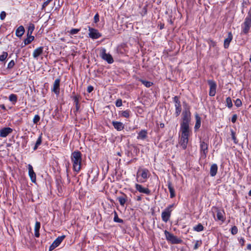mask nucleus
<instances>
[{
	"mask_svg": "<svg viewBox=\"0 0 251 251\" xmlns=\"http://www.w3.org/2000/svg\"><path fill=\"white\" fill-rule=\"evenodd\" d=\"M71 160L73 164V171L78 173L81 169L82 154L78 150L75 151L71 154Z\"/></svg>",
	"mask_w": 251,
	"mask_h": 251,
	"instance_id": "obj_1",
	"label": "nucleus"
},
{
	"mask_svg": "<svg viewBox=\"0 0 251 251\" xmlns=\"http://www.w3.org/2000/svg\"><path fill=\"white\" fill-rule=\"evenodd\" d=\"M191 113L189 107L185 108L182 113V121L180 123V129H190L189 124L191 122Z\"/></svg>",
	"mask_w": 251,
	"mask_h": 251,
	"instance_id": "obj_2",
	"label": "nucleus"
},
{
	"mask_svg": "<svg viewBox=\"0 0 251 251\" xmlns=\"http://www.w3.org/2000/svg\"><path fill=\"white\" fill-rule=\"evenodd\" d=\"M181 137L179 144L183 150L187 148L188 142V138L190 136L191 130L180 129Z\"/></svg>",
	"mask_w": 251,
	"mask_h": 251,
	"instance_id": "obj_3",
	"label": "nucleus"
},
{
	"mask_svg": "<svg viewBox=\"0 0 251 251\" xmlns=\"http://www.w3.org/2000/svg\"><path fill=\"white\" fill-rule=\"evenodd\" d=\"M150 175V174L148 169L140 168L137 173V181L140 183L145 182L149 177Z\"/></svg>",
	"mask_w": 251,
	"mask_h": 251,
	"instance_id": "obj_4",
	"label": "nucleus"
},
{
	"mask_svg": "<svg viewBox=\"0 0 251 251\" xmlns=\"http://www.w3.org/2000/svg\"><path fill=\"white\" fill-rule=\"evenodd\" d=\"M164 234L167 241L172 244H178L183 243V240L181 238L177 237L167 230L164 231Z\"/></svg>",
	"mask_w": 251,
	"mask_h": 251,
	"instance_id": "obj_5",
	"label": "nucleus"
},
{
	"mask_svg": "<svg viewBox=\"0 0 251 251\" xmlns=\"http://www.w3.org/2000/svg\"><path fill=\"white\" fill-rule=\"evenodd\" d=\"M174 207V203L170 204L162 212L161 219L164 222L166 223L169 221Z\"/></svg>",
	"mask_w": 251,
	"mask_h": 251,
	"instance_id": "obj_6",
	"label": "nucleus"
},
{
	"mask_svg": "<svg viewBox=\"0 0 251 251\" xmlns=\"http://www.w3.org/2000/svg\"><path fill=\"white\" fill-rule=\"evenodd\" d=\"M208 140L206 139L201 140L200 142V152L201 156L205 158L208 152Z\"/></svg>",
	"mask_w": 251,
	"mask_h": 251,
	"instance_id": "obj_7",
	"label": "nucleus"
},
{
	"mask_svg": "<svg viewBox=\"0 0 251 251\" xmlns=\"http://www.w3.org/2000/svg\"><path fill=\"white\" fill-rule=\"evenodd\" d=\"M173 101L175 103V113L176 117H178L182 111L181 105L179 100V97L176 96L173 98Z\"/></svg>",
	"mask_w": 251,
	"mask_h": 251,
	"instance_id": "obj_8",
	"label": "nucleus"
},
{
	"mask_svg": "<svg viewBox=\"0 0 251 251\" xmlns=\"http://www.w3.org/2000/svg\"><path fill=\"white\" fill-rule=\"evenodd\" d=\"M88 36L90 38L94 40V39H97L100 37H101L102 34L99 31L98 29L91 27L90 26H88Z\"/></svg>",
	"mask_w": 251,
	"mask_h": 251,
	"instance_id": "obj_9",
	"label": "nucleus"
},
{
	"mask_svg": "<svg viewBox=\"0 0 251 251\" xmlns=\"http://www.w3.org/2000/svg\"><path fill=\"white\" fill-rule=\"evenodd\" d=\"M251 27V19L246 17L242 25V32L244 34H247Z\"/></svg>",
	"mask_w": 251,
	"mask_h": 251,
	"instance_id": "obj_10",
	"label": "nucleus"
},
{
	"mask_svg": "<svg viewBox=\"0 0 251 251\" xmlns=\"http://www.w3.org/2000/svg\"><path fill=\"white\" fill-rule=\"evenodd\" d=\"M100 56L102 59L107 61L109 64H112L114 62L112 55L109 53H107L106 52V50L104 48L101 50L100 53Z\"/></svg>",
	"mask_w": 251,
	"mask_h": 251,
	"instance_id": "obj_11",
	"label": "nucleus"
},
{
	"mask_svg": "<svg viewBox=\"0 0 251 251\" xmlns=\"http://www.w3.org/2000/svg\"><path fill=\"white\" fill-rule=\"evenodd\" d=\"M207 83L209 86V95L211 97H213L216 93V82L213 79H209L207 80Z\"/></svg>",
	"mask_w": 251,
	"mask_h": 251,
	"instance_id": "obj_12",
	"label": "nucleus"
},
{
	"mask_svg": "<svg viewBox=\"0 0 251 251\" xmlns=\"http://www.w3.org/2000/svg\"><path fill=\"white\" fill-rule=\"evenodd\" d=\"M66 236L63 235L58 236L51 244L49 247V251H52L56 248L58 247L63 240L65 238Z\"/></svg>",
	"mask_w": 251,
	"mask_h": 251,
	"instance_id": "obj_13",
	"label": "nucleus"
},
{
	"mask_svg": "<svg viewBox=\"0 0 251 251\" xmlns=\"http://www.w3.org/2000/svg\"><path fill=\"white\" fill-rule=\"evenodd\" d=\"M74 103L75 105V108L74 109V113L76 115V113L79 110L80 108V104L79 100L81 99V96L79 95H75L72 97Z\"/></svg>",
	"mask_w": 251,
	"mask_h": 251,
	"instance_id": "obj_14",
	"label": "nucleus"
},
{
	"mask_svg": "<svg viewBox=\"0 0 251 251\" xmlns=\"http://www.w3.org/2000/svg\"><path fill=\"white\" fill-rule=\"evenodd\" d=\"M135 187L140 193L145 194L147 195H151V190L148 188H145L142 185L139 184H135Z\"/></svg>",
	"mask_w": 251,
	"mask_h": 251,
	"instance_id": "obj_15",
	"label": "nucleus"
},
{
	"mask_svg": "<svg viewBox=\"0 0 251 251\" xmlns=\"http://www.w3.org/2000/svg\"><path fill=\"white\" fill-rule=\"evenodd\" d=\"M27 168L28 170V175L31 181L33 183H35L36 181V175L33 170L32 165L30 164H28L27 166Z\"/></svg>",
	"mask_w": 251,
	"mask_h": 251,
	"instance_id": "obj_16",
	"label": "nucleus"
},
{
	"mask_svg": "<svg viewBox=\"0 0 251 251\" xmlns=\"http://www.w3.org/2000/svg\"><path fill=\"white\" fill-rule=\"evenodd\" d=\"M13 131V129L9 127H4L0 129V137H6L9 134L11 133Z\"/></svg>",
	"mask_w": 251,
	"mask_h": 251,
	"instance_id": "obj_17",
	"label": "nucleus"
},
{
	"mask_svg": "<svg viewBox=\"0 0 251 251\" xmlns=\"http://www.w3.org/2000/svg\"><path fill=\"white\" fill-rule=\"evenodd\" d=\"M60 79L59 78L56 79L54 82L53 87L52 89V91L57 95L59 94L60 92Z\"/></svg>",
	"mask_w": 251,
	"mask_h": 251,
	"instance_id": "obj_18",
	"label": "nucleus"
},
{
	"mask_svg": "<svg viewBox=\"0 0 251 251\" xmlns=\"http://www.w3.org/2000/svg\"><path fill=\"white\" fill-rule=\"evenodd\" d=\"M117 200L119 201L120 205L124 207L127 201V196L124 193H122V195L117 197Z\"/></svg>",
	"mask_w": 251,
	"mask_h": 251,
	"instance_id": "obj_19",
	"label": "nucleus"
},
{
	"mask_svg": "<svg viewBox=\"0 0 251 251\" xmlns=\"http://www.w3.org/2000/svg\"><path fill=\"white\" fill-rule=\"evenodd\" d=\"M43 47H39L35 49L32 53L33 58L35 59H37L38 57L43 53Z\"/></svg>",
	"mask_w": 251,
	"mask_h": 251,
	"instance_id": "obj_20",
	"label": "nucleus"
},
{
	"mask_svg": "<svg viewBox=\"0 0 251 251\" xmlns=\"http://www.w3.org/2000/svg\"><path fill=\"white\" fill-rule=\"evenodd\" d=\"M196 123L194 126V130L197 131L201 126V118L198 113L195 115Z\"/></svg>",
	"mask_w": 251,
	"mask_h": 251,
	"instance_id": "obj_21",
	"label": "nucleus"
},
{
	"mask_svg": "<svg viewBox=\"0 0 251 251\" xmlns=\"http://www.w3.org/2000/svg\"><path fill=\"white\" fill-rule=\"evenodd\" d=\"M148 137V132L147 130L142 129L138 133L137 139L138 140H144Z\"/></svg>",
	"mask_w": 251,
	"mask_h": 251,
	"instance_id": "obj_22",
	"label": "nucleus"
},
{
	"mask_svg": "<svg viewBox=\"0 0 251 251\" xmlns=\"http://www.w3.org/2000/svg\"><path fill=\"white\" fill-rule=\"evenodd\" d=\"M225 212L224 210H220L217 209V220L220 221L222 222H224L226 220V217H225Z\"/></svg>",
	"mask_w": 251,
	"mask_h": 251,
	"instance_id": "obj_23",
	"label": "nucleus"
},
{
	"mask_svg": "<svg viewBox=\"0 0 251 251\" xmlns=\"http://www.w3.org/2000/svg\"><path fill=\"white\" fill-rule=\"evenodd\" d=\"M112 124L115 129L117 131H121L124 128V125L123 123L118 121H113Z\"/></svg>",
	"mask_w": 251,
	"mask_h": 251,
	"instance_id": "obj_24",
	"label": "nucleus"
},
{
	"mask_svg": "<svg viewBox=\"0 0 251 251\" xmlns=\"http://www.w3.org/2000/svg\"><path fill=\"white\" fill-rule=\"evenodd\" d=\"M233 36L231 32L228 33V36L224 40V46L225 49L229 47V44L232 40Z\"/></svg>",
	"mask_w": 251,
	"mask_h": 251,
	"instance_id": "obj_25",
	"label": "nucleus"
},
{
	"mask_svg": "<svg viewBox=\"0 0 251 251\" xmlns=\"http://www.w3.org/2000/svg\"><path fill=\"white\" fill-rule=\"evenodd\" d=\"M167 185L170 193V198L172 199L174 198L176 196V193L171 181H167Z\"/></svg>",
	"mask_w": 251,
	"mask_h": 251,
	"instance_id": "obj_26",
	"label": "nucleus"
},
{
	"mask_svg": "<svg viewBox=\"0 0 251 251\" xmlns=\"http://www.w3.org/2000/svg\"><path fill=\"white\" fill-rule=\"evenodd\" d=\"M218 171V166L216 164H213L210 169V175L211 176H214L216 175Z\"/></svg>",
	"mask_w": 251,
	"mask_h": 251,
	"instance_id": "obj_27",
	"label": "nucleus"
},
{
	"mask_svg": "<svg viewBox=\"0 0 251 251\" xmlns=\"http://www.w3.org/2000/svg\"><path fill=\"white\" fill-rule=\"evenodd\" d=\"M41 227V224L39 222L36 221L35 225L34 227V235L37 238L39 237L40 236V229Z\"/></svg>",
	"mask_w": 251,
	"mask_h": 251,
	"instance_id": "obj_28",
	"label": "nucleus"
},
{
	"mask_svg": "<svg viewBox=\"0 0 251 251\" xmlns=\"http://www.w3.org/2000/svg\"><path fill=\"white\" fill-rule=\"evenodd\" d=\"M25 28L23 25L19 26L16 30V35L17 37H21L25 32Z\"/></svg>",
	"mask_w": 251,
	"mask_h": 251,
	"instance_id": "obj_29",
	"label": "nucleus"
},
{
	"mask_svg": "<svg viewBox=\"0 0 251 251\" xmlns=\"http://www.w3.org/2000/svg\"><path fill=\"white\" fill-rule=\"evenodd\" d=\"M42 142V133H41L40 135L39 136L33 148V151H36L39 147L40 145H41Z\"/></svg>",
	"mask_w": 251,
	"mask_h": 251,
	"instance_id": "obj_30",
	"label": "nucleus"
},
{
	"mask_svg": "<svg viewBox=\"0 0 251 251\" xmlns=\"http://www.w3.org/2000/svg\"><path fill=\"white\" fill-rule=\"evenodd\" d=\"M131 111L129 109H126L125 111H120L119 113V115L121 117H123L126 118H128L130 116Z\"/></svg>",
	"mask_w": 251,
	"mask_h": 251,
	"instance_id": "obj_31",
	"label": "nucleus"
},
{
	"mask_svg": "<svg viewBox=\"0 0 251 251\" xmlns=\"http://www.w3.org/2000/svg\"><path fill=\"white\" fill-rule=\"evenodd\" d=\"M193 243H194V245L193 248V250H198L202 245V241L201 239L194 240Z\"/></svg>",
	"mask_w": 251,
	"mask_h": 251,
	"instance_id": "obj_32",
	"label": "nucleus"
},
{
	"mask_svg": "<svg viewBox=\"0 0 251 251\" xmlns=\"http://www.w3.org/2000/svg\"><path fill=\"white\" fill-rule=\"evenodd\" d=\"M193 230L197 232H201L204 230V226L201 223H199L198 225L193 226Z\"/></svg>",
	"mask_w": 251,
	"mask_h": 251,
	"instance_id": "obj_33",
	"label": "nucleus"
},
{
	"mask_svg": "<svg viewBox=\"0 0 251 251\" xmlns=\"http://www.w3.org/2000/svg\"><path fill=\"white\" fill-rule=\"evenodd\" d=\"M9 100L13 104H15L18 100V97L16 94H11L9 96Z\"/></svg>",
	"mask_w": 251,
	"mask_h": 251,
	"instance_id": "obj_34",
	"label": "nucleus"
},
{
	"mask_svg": "<svg viewBox=\"0 0 251 251\" xmlns=\"http://www.w3.org/2000/svg\"><path fill=\"white\" fill-rule=\"evenodd\" d=\"M34 40V37L32 35H27V38L25 39L24 43L25 45H27L29 44Z\"/></svg>",
	"mask_w": 251,
	"mask_h": 251,
	"instance_id": "obj_35",
	"label": "nucleus"
},
{
	"mask_svg": "<svg viewBox=\"0 0 251 251\" xmlns=\"http://www.w3.org/2000/svg\"><path fill=\"white\" fill-rule=\"evenodd\" d=\"M35 28L34 25L32 23H30L27 29V35H31L34 29Z\"/></svg>",
	"mask_w": 251,
	"mask_h": 251,
	"instance_id": "obj_36",
	"label": "nucleus"
},
{
	"mask_svg": "<svg viewBox=\"0 0 251 251\" xmlns=\"http://www.w3.org/2000/svg\"><path fill=\"white\" fill-rule=\"evenodd\" d=\"M139 81L140 82H141L143 84H144L147 88L150 87L153 84V82H152L151 81H149L145 80L142 79H140L139 80Z\"/></svg>",
	"mask_w": 251,
	"mask_h": 251,
	"instance_id": "obj_37",
	"label": "nucleus"
},
{
	"mask_svg": "<svg viewBox=\"0 0 251 251\" xmlns=\"http://www.w3.org/2000/svg\"><path fill=\"white\" fill-rule=\"evenodd\" d=\"M250 4L249 0H243L242 2V13H244V8L247 7V6Z\"/></svg>",
	"mask_w": 251,
	"mask_h": 251,
	"instance_id": "obj_38",
	"label": "nucleus"
},
{
	"mask_svg": "<svg viewBox=\"0 0 251 251\" xmlns=\"http://www.w3.org/2000/svg\"><path fill=\"white\" fill-rule=\"evenodd\" d=\"M230 132L232 139L233 140L234 143L235 144H237L238 143V141L236 138L235 132L232 129H230Z\"/></svg>",
	"mask_w": 251,
	"mask_h": 251,
	"instance_id": "obj_39",
	"label": "nucleus"
},
{
	"mask_svg": "<svg viewBox=\"0 0 251 251\" xmlns=\"http://www.w3.org/2000/svg\"><path fill=\"white\" fill-rule=\"evenodd\" d=\"M226 106L229 108H231L233 106L231 99L229 97L226 99Z\"/></svg>",
	"mask_w": 251,
	"mask_h": 251,
	"instance_id": "obj_40",
	"label": "nucleus"
},
{
	"mask_svg": "<svg viewBox=\"0 0 251 251\" xmlns=\"http://www.w3.org/2000/svg\"><path fill=\"white\" fill-rule=\"evenodd\" d=\"M53 0H47L45 1L42 4V10L46 12V7Z\"/></svg>",
	"mask_w": 251,
	"mask_h": 251,
	"instance_id": "obj_41",
	"label": "nucleus"
},
{
	"mask_svg": "<svg viewBox=\"0 0 251 251\" xmlns=\"http://www.w3.org/2000/svg\"><path fill=\"white\" fill-rule=\"evenodd\" d=\"M114 221L115 222H117V223H123V220L119 218L117 213L116 211L114 212Z\"/></svg>",
	"mask_w": 251,
	"mask_h": 251,
	"instance_id": "obj_42",
	"label": "nucleus"
},
{
	"mask_svg": "<svg viewBox=\"0 0 251 251\" xmlns=\"http://www.w3.org/2000/svg\"><path fill=\"white\" fill-rule=\"evenodd\" d=\"M8 56V53L5 51H3L2 54L0 55V61L3 62L4 61Z\"/></svg>",
	"mask_w": 251,
	"mask_h": 251,
	"instance_id": "obj_43",
	"label": "nucleus"
},
{
	"mask_svg": "<svg viewBox=\"0 0 251 251\" xmlns=\"http://www.w3.org/2000/svg\"><path fill=\"white\" fill-rule=\"evenodd\" d=\"M207 43L210 48L214 47L216 46V42L211 39H209L207 40Z\"/></svg>",
	"mask_w": 251,
	"mask_h": 251,
	"instance_id": "obj_44",
	"label": "nucleus"
},
{
	"mask_svg": "<svg viewBox=\"0 0 251 251\" xmlns=\"http://www.w3.org/2000/svg\"><path fill=\"white\" fill-rule=\"evenodd\" d=\"M238 228L235 226H233L230 229V232L232 235L236 234L238 233Z\"/></svg>",
	"mask_w": 251,
	"mask_h": 251,
	"instance_id": "obj_45",
	"label": "nucleus"
},
{
	"mask_svg": "<svg viewBox=\"0 0 251 251\" xmlns=\"http://www.w3.org/2000/svg\"><path fill=\"white\" fill-rule=\"evenodd\" d=\"M80 31V29L78 28H72L70 31H68V32L71 35H75L78 33V32Z\"/></svg>",
	"mask_w": 251,
	"mask_h": 251,
	"instance_id": "obj_46",
	"label": "nucleus"
},
{
	"mask_svg": "<svg viewBox=\"0 0 251 251\" xmlns=\"http://www.w3.org/2000/svg\"><path fill=\"white\" fill-rule=\"evenodd\" d=\"M40 117L39 115H35L33 119V122L34 124H37L40 121Z\"/></svg>",
	"mask_w": 251,
	"mask_h": 251,
	"instance_id": "obj_47",
	"label": "nucleus"
},
{
	"mask_svg": "<svg viewBox=\"0 0 251 251\" xmlns=\"http://www.w3.org/2000/svg\"><path fill=\"white\" fill-rule=\"evenodd\" d=\"M234 103H235V106H237V107H239L241 106L242 105V101L240 99H237L234 101Z\"/></svg>",
	"mask_w": 251,
	"mask_h": 251,
	"instance_id": "obj_48",
	"label": "nucleus"
},
{
	"mask_svg": "<svg viewBox=\"0 0 251 251\" xmlns=\"http://www.w3.org/2000/svg\"><path fill=\"white\" fill-rule=\"evenodd\" d=\"M15 65V62L13 60H11L8 64L7 69H12Z\"/></svg>",
	"mask_w": 251,
	"mask_h": 251,
	"instance_id": "obj_49",
	"label": "nucleus"
},
{
	"mask_svg": "<svg viewBox=\"0 0 251 251\" xmlns=\"http://www.w3.org/2000/svg\"><path fill=\"white\" fill-rule=\"evenodd\" d=\"M239 244L241 247H243L245 245V240L243 237L238 238V239Z\"/></svg>",
	"mask_w": 251,
	"mask_h": 251,
	"instance_id": "obj_50",
	"label": "nucleus"
},
{
	"mask_svg": "<svg viewBox=\"0 0 251 251\" xmlns=\"http://www.w3.org/2000/svg\"><path fill=\"white\" fill-rule=\"evenodd\" d=\"M115 105L118 107L121 106L122 105V100L121 99L117 100L115 102Z\"/></svg>",
	"mask_w": 251,
	"mask_h": 251,
	"instance_id": "obj_51",
	"label": "nucleus"
},
{
	"mask_svg": "<svg viewBox=\"0 0 251 251\" xmlns=\"http://www.w3.org/2000/svg\"><path fill=\"white\" fill-rule=\"evenodd\" d=\"M6 16V13L5 11H2L1 12L0 14V19L1 20H3L5 18V17Z\"/></svg>",
	"mask_w": 251,
	"mask_h": 251,
	"instance_id": "obj_52",
	"label": "nucleus"
},
{
	"mask_svg": "<svg viewBox=\"0 0 251 251\" xmlns=\"http://www.w3.org/2000/svg\"><path fill=\"white\" fill-rule=\"evenodd\" d=\"M94 20L95 23H97L99 21V15L98 13H97L94 17Z\"/></svg>",
	"mask_w": 251,
	"mask_h": 251,
	"instance_id": "obj_53",
	"label": "nucleus"
},
{
	"mask_svg": "<svg viewBox=\"0 0 251 251\" xmlns=\"http://www.w3.org/2000/svg\"><path fill=\"white\" fill-rule=\"evenodd\" d=\"M237 116L236 114H234L232 115L231 117V122L232 123H235L237 120Z\"/></svg>",
	"mask_w": 251,
	"mask_h": 251,
	"instance_id": "obj_54",
	"label": "nucleus"
},
{
	"mask_svg": "<svg viewBox=\"0 0 251 251\" xmlns=\"http://www.w3.org/2000/svg\"><path fill=\"white\" fill-rule=\"evenodd\" d=\"M94 90V87L93 86L89 85L88 86L87 89V91L88 93H91Z\"/></svg>",
	"mask_w": 251,
	"mask_h": 251,
	"instance_id": "obj_55",
	"label": "nucleus"
},
{
	"mask_svg": "<svg viewBox=\"0 0 251 251\" xmlns=\"http://www.w3.org/2000/svg\"><path fill=\"white\" fill-rule=\"evenodd\" d=\"M183 105L184 107V109H185V108L189 107L190 109V106L188 105V104L186 101L183 102Z\"/></svg>",
	"mask_w": 251,
	"mask_h": 251,
	"instance_id": "obj_56",
	"label": "nucleus"
},
{
	"mask_svg": "<svg viewBox=\"0 0 251 251\" xmlns=\"http://www.w3.org/2000/svg\"><path fill=\"white\" fill-rule=\"evenodd\" d=\"M246 17L249 18L251 19V7L250 8V10L248 13V15Z\"/></svg>",
	"mask_w": 251,
	"mask_h": 251,
	"instance_id": "obj_57",
	"label": "nucleus"
},
{
	"mask_svg": "<svg viewBox=\"0 0 251 251\" xmlns=\"http://www.w3.org/2000/svg\"><path fill=\"white\" fill-rule=\"evenodd\" d=\"M0 108L4 111H5L6 110V107L4 104H0Z\"/></svg>",
	"mask_w": 251,
	"mask_h": 251,
	"instance_id": "obj_58",
	"label": "nucleus"
},
{
	"mask_svg": "<svg viewBox=\"0 0 251 251\" xmlns=\"http://www.w3.org/2000/svg\"><path fill=\"white\" fill-rule=\"evenodd\" d=\"M247 249L250 251H251V244H249L247 245Z\"/></svg>",
	"mask_w": 251,
	"mask_h": 251,
	"instance_id": "obj_59",
	"label": "nucleus"
},
{
	"mask_svg": "<svg viewBox=\"0 0 251 251\" xmlns=\"http://www.w3.org/2000/svg\"><path fill=\"white\" fill-rule=\"evenodd\" d=\"M159 126H160V128H163L164 127L165 125H164V123H160V125H159Z\"/></svg>",
	"mask_w": 251,
	"mask_h": 251,
	"instance_id": "obj_60",
	"label": "nucleus"
},
{
	"mask_svg": "<svg viewBox=\"0 0 251 251\" xmlns=\"http://www.w3.org/2000/svg\"><path fill=\"white\" fill-rule=\"evenodd\" d=\"M141 200H142V198H141V196H137V197L136 200H137V201H141Z\"/></svg>",
	"mask_w": 251,
	"mask_h": 251,
	"instance_id": "obj_61",
	"label": "nucleus"
},
{
	"mask_svg": "<svg viewBox=\"0 0 251 251\" xmlns=\"http://www.w3.org/2000/svg\"><path fill=\"white\" fill-rule=\"evenodd\" d=\"M66 172H67V176L69 177V166L67 167L66 168Z\"/></svg>",
	"mask_w": 251,
	"mask_h": 251,
	"instance_id": "obj_62",
	"label": "nucleus"
},
{
	"mask_svg": "<svg viewBox=\"0 0 251 251\" xmlns=\"http://www.w3.org/2000/svg\"><path fill=\"white\" fill-rule=\"evenodd\" d=\"M58 191L59 192H61L62 191V188H61V186H60V188H58Z\"/></svg>",
	"mask_w": 251,
	"mask_h": 251,
	"instance_id": "obj_63",
	"label": "nucleus"
},
{
	"mask_svg": "<svg viewBox=\"0 0 251 251\" xmlns=\"http://www.w3.org/2000/svg\"><path fill=\"white\" fill-rule=\"evenodd\" d=\"M248 195H249V196H251V189L249 192Z\"/></svg>",
	"mask_w": 251,
	"mask_h": 251,
	"instance_id": "obj_64",
	"label": "nucleus"
}]
</instances>
